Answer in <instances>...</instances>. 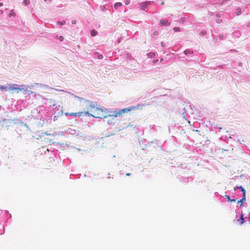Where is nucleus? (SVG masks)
<instances>
[{
	"instance_id": "2eb2a0df",
	"label": "nucleus",
	"mask_w": 250,
	"mask_h": 250,
	"mask_svg": "<svg viewBox=\"0 0 250 250\" xmlns=\"http://www.w3.org/2000/svg\"><path fill=\"white\" fill-rule=\"evenodd\" d=\"M47 101L50 103L51 104V102H53L54 103H55V101L54 100H52V99H47Z\"/></svg>"
},
{
	"instance_id": "9b49d317",
	"label": "nucleus",
	"mask_w": 250,
	"mask_h": 250,
	"mask_svg": "<svg viewBox=\"0 0 250 250\" xmlns=\"http://www.w3.org/2000/svg\"><path fill=\"white\" fill-rule=\"evenodd\" d=\"M23 3L25 5H27L29 4L30 1L29 0H24Z\"/></svg>"
},
{
	"instance_id": "7ed1b4c3",
	"label": "nucleus",
	"mask_w": 250,
	"mask_h": 250,
	"mask_svg": "<svg viewBox=\"0 0 250 250\" xmlns=\"http://www.w3.org/2000/svg\"><path fill=\"white\" fill-rule=\"evenodd\" d=\"M87 114H89L88 113V111H83V112H79L78 113H65V114L66 115H70L72 116H74V117H76L77 115H78L79 116H81L82 115H86Z\"/></svg>"
},
{
	"instance_id": "39448f33",
	"label": "nucleus",
	"mask_w": 250,
	"mask_h": 250,
	"mask_svg": "<svg viewBox=\"0 0 250 250\" xmlns=\"http://www.w3.org/2000/svg\"><path fill=\"white\" fill-rule=\"evenodd\" d=\"M160 24L162 26L167 25L169 24L167 20H161L160 21Z\"/></svg>"
},
{
	"instance_id": "412c9836",
	"label": "nucleus",
	"mask_w": 250,
	"mask_h": 250,
	"mask_svg": "<svg viewBox=\"0 0 250 250\" xmlns=\"http://www.w3.org/2000/svg\"><path fill=\"white\" fill-rule=\"evenodd\" d=\"M3 3L0 2V7L2 6H3Z\"/></svg>"
},
{
	"instance_id": "ddd939ff",
	"label": "nucleus",
	"mask_w": 250,
	"mask_h": 250,
	"mask_svg": "<svg viewBox=\"0 0 250 250\" xmlns=\"http://www.w3.org/2000/svg\"><path fill=\"white\" fill-rule=\"evenodd\" d=\"M225 197L228 200V201L230 202V197H229V195H225Z\"/></svg>"
},
{
	"instance_id": "f8f14e48",
	"label": "nucleus",
	"mask_w": 250,
	"mask_h": 250,
	"mask_svg": "<svg viewBox=\"0 0 250 250\" xmlns=\"http://www.w3.org/2000/svg\"><path fill=\"white\" fill-rule=\"evenodd\" d=\"M184 53H185V54L187 55V54H188H188H192L193 53V52L192 51H188V50H185L184 51Z\"/></svg>"
},
{
	"instance_id": "dca6fc26",
	"label": "nucleus",
	"mask_w": 250,
	"mask_h": 250,
	"mask_svg": "<svg viewBox=\"0 0 250 250\" xmlns=\"http://www.w3.org/2000/svg\"><path fill=\"white\" fill-rule=\"evenodd\" d=\"M130 3V1L129 0H126L125 2V5H128Z\"/></svg>"
},
{
	"instance_id": "1a4fd4ad",
	"label": "nucleus",
	"mask_w": 250,
	"mask_h": 250,
	"mask_svg": "<svg viewBox=\"0 0 250 250\" xmlns=\"http://www.w3.org/2000/svg\"><path fill=\"white\" fill-rule=\"evenodd\" d=\"M238 222L241 225L244 223V218H243L242 215L241 216V218L238 220Z\"/></svg>"
},
{
	"instance_id": "20e7f679",
	"label": "nucleus",
	"mask_w": 250,
	"mask_h": 250,
	"mask_svg": "<svg viewBox=\"0 0 250 250\" xmlns=\"http://www.w3.org/2000/svg\"><path fill=\"white\" fill-rule=\"evenodd\" d=\"M236 188H238V189H240V190H241L243 192V198H242V200H245V198H246V195H245V194H246V190H245L244 188H243L242 187V186H237Z\"/></svg>"
},
{
	"instance_id": "6ab92c4d",
	"label": "nucleus",
	"mask_w": 250,
	"mask_h": 250,
	"mask_svg": "<svg viewBox=\"0 0 250 250\" xmlns=\"http://www.w3.org/2000/svg\"><path fill=\"white\" fill-rule=\"evenodd\" d=\"M243 200H242V199H241L240 200H239V201L237 202V203H242V201H243Z\"/></svg>"
},
{
	"instance_id": "4468645a",
	"label": "nucleus",
	"mask_w": 250,
	"mask_h": 250,
	"mask_svg": "<svg viewBox=\"0 0 250 250\" xmlns=\"http://www.w3.org/2000/svg\"><path fill=\"white\" fill-rule=\"evenodd\" d=\"M173 30L175 31H179L180 30V28L179 27H174Z\"/></svg>"
},
{
	"instance_id": "423d86ee",
	"label": "nucleus",
	"mask_w": 250,
	"mask_h": 250,
	"mask_svg": "<svg viewBox=\"0 0 250 250\" xmlns=\"http://www.w3.org/2000/svg\"><path fill=\"white\" fill-rule=\"evenodd\" d=\"M9 89L11 90H16L17 92H19V90H21V89L19 87H16L15 86H12L10 87Z\"/></svg>"
},
{
	"instance_id": "f03ea898",
	"label": "nucleus",
	"mask_w": 250,
	"mask_h": 250,
	"mask_svg": "<svg viewBox=\"0 0 250 250\" xmlns=\"http://www.w3.org/2000/svg\"><path fill=\"white\" fill-rule=\"evenodd\" d=\"M140 106V105H138L136 106H131L127 108H125L124 109H121L117 111H115L112 116H114L115 117L121 116L124 113H127L133 110L138 109Z\"/></svg>"
},
{
	"instance_id": "aec40b11",
	"label": "nucleus",
	"mask_w": 250,
	"mask_h": 250,
	"mask_svg": "<svg viewBox=\"0 0 250 250\" xmlns=\"http://www.w3.org/2000/svg\"><path fill=\"white\" fill-rule=\"evenodd\" d=\"M131 174L130 173H127L126 174V176H130Z\"/></svg>"
},
{
	"instance_id": "6e6552de",
	"label": "nucleus",
	"mask_w": 250,
	"mask_h": 250,
	"mask_svg": "<svg viewBox=\"0 0 250 250\" xmlns=\"http://www.w3.org/2000/svg\"><path fill=\"white\" fill-rule=\"evenodd\" d=\"M8 16H9V17H10L12 16H13V17L16 16V13L15 12L14 10H12L10 11V12L8 15Z\"/></svg>"
},
{
	"instance_id": "f3484780",
	"label": "nucleus",
	"mask_w": 250,
	"mask_h": 250,
	"mask_svg": "<svg viewBox=\"0 0 250 250\" xmlns=\"http://www.w3.org/2000/svg\"><path fill=\"white\" fill-rule=\"evenodd\" d=\"M235 201H236V200L235 199H230V202H235Z\"/></svg>"
},
{
	"instance_id": "f257e3e1",
	"label": "nucleus",
	"mask_w": 250,
	"mask_h": 250,
	"mask_svg": "<svg viewBox=\"0 0 250 250\" xmlns=\"http://www.w3.org/2000/svg\"><path fill=\"white\" fill-rule=\"evenodd\" d=\"M87 107V111L89 114L88 115L93 116L96 118H106L108 117L103 111V110L100 108L96 107L92 102L89 101H86Z\"/></svg>"
},
{
	"instance_id": "a211bd4d",
	"label": "nucleus",
	"mask_w": 250,
	"mask_h": 250,
	"mask_svg": "<svg viewBox=\"0 0 250 250\" xmlns=\"http://www.w3.org/2000/svg\"><path fill=\"white\" fill-rule=\"evenodd\" d=\"M60 40L61 41H62L63 40V37H62V36H60Z\"/></svg>"
},
{
	"instance_id": "9d476101",
	"label": "nucleus",
	"mask_w": 250,
	"mask_h": 250,
	"mask_svg": "<svg viewBox=\"0 0 250 250\" xmlns=\"http://www.w3.org/2000/svg\"><path fill=\"white\" fill-rule=\"evenodd\" d=\"M97 32L95 30H92L91 31V35L92 36H95L96 35H97Z\"/></svg>"
},
{
	"instance_id": "0eeeda50",
	"label": "nucleus",
	"mask_w": 250,
	"mask_h": 250,
	"mask_svg": "<svg viewBox=\"0 0 250 250\" xmlns=\"http://www.w3.org/2000/svg\"><path fill=\"white\" fill-rule=\"evenodd\" d=\"M122 6V3L121 2H116L114 5V8L115 9H117L118 7H121Z\"/></svg>"
}]
</instances>
